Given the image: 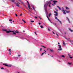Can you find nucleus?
<instances>
[{
    "mask_svg": "<svg viewBox=\"0 0 73 73\" xmlns=\"http://www.w3.org/2000/svg\"><path fill=\"white\" fill-rule=\"evenodd\" d=\"M22 21H23L25 23H26V22H25V20H24L22 19Z\"/></svg>",
    "mask_w": 73,
    "mask_h": 73,
    "instance_id": "obj_26",
    "label": "nucleus"
},
{
    "mask_svg": "<svg viewBox=\"0 0 73 73\" xmlns=\"http://www.w3.org/2000/svg\"><path fill=\"white\" fill-rule=\"evenodd\" d=\"M61 57H64V58H65V56H64V55H62Z\"/></svg>",
    "mask_w": 73,
    "mask_h": 73,
    "instance_id": "obj_33",
    "label": "nucleus"
},
{
    "mask_svg": "<svg viewBox=\"0 0 73 73\" xmlns=\"http://www.w3.org/2000/svg\"><path fill=\"white\" fill-rule=\"evenodd\" d=\"M68 65H71L72 64V63H70L69 62H68Z\"/></svg>",
    "mask_w": 73,
    "mask_h": 73,
    "instance_id": "obj_22",
    "label": "nucleus"
},
{
    "mask_svg": "<svg viewBox=\"0 0 73 73\" xmlns=\"http://www.w3.org/2000/svg\"><path fill=\"white\" fill-rule=\"evenodd\" d=\"M10 23H11V24H12V22L10 21Z\"/></svg>",
    "mask_w": 73,
    "mask_h": 73,
    "instance_id": "obj_60",
    "label": "nucleus"
},
{
    "mask_svg": "<svg viewBox=\"0 0 73 73\" xmlns=\"http://www.w3.org/2000/svg\"><path fill=\"white\" fill-rule=\"evenodd\" d=\"M40 20H41V19H42V18H40Z\"/></svg>",
    "mask_w": 73,
    "mask_h": 73,
    "instance_id": "obj_64",
    "label": "nucleus"
},
{
    "mask_svg": "<svg viewBox=\"0 0 73 73\" xmlns=\"http://www.w3.org/2000/svg\"><path fill=\"white\" fill-rule=\"evenodd\" d=\"M68 55L69 57L70 56V54H68Z\"/></svg>",
    "mask_w": 73,
    "mask_h": 73,
    "instance_id": "obj_57",
    "label": "nucleus"
},
{
    "mask_svg": "<svg viewBox=\"0 0 73 73\" xmlns=\"http://www.w3.org/2000/svg\"><path fill=\"white\" fill-rule=\"evenodd\" d=\"M58 30H60V29H59V28H58Z\"/></svg>",
    "mask_w": 73,
    "mask_h": 73,
    "instance_id": "obj_63",
    "label": "nucleus"
},
{
    "mask_svg": "<svg viewBox=\"0 0 73 73\" xmlns=\"http://www.w3.org/2000/svg\"><path fill=\"white\" fill-rule=\"evenodd\" d=\"M17 37H20V38H21L22 39H25V40H27V41H29V40H28L27 38H24V37H20L19 36H17Z\"/></svg>",
    "mask_w": 73,
    "mask_h": 73,
    "instance_id": "obj_8",
    "label": "nucleus"
},
{
    "mask_svg": "<svg viewBox=\"0 0 73 73\" xmlns=\"http://www.w3.org/2000/svg\"><path fill=\"white\" fill-rule=\"evenodd\" d=\"M22 15H23V14H21L20 15V16H22Z\"/></svg>",
    "mask_w": 73,
    "mask_h": 73,
    "instance_id": "obj_54",
    "label": "nucleus"
},
{
    "mask_svg": "<svg viewBox=\"0 0 73 73\" xmlns=\"http://www.w3.org/2000/svg\"><path fill=\"white\" fill-rule=\"evenodd\" d=\"M67 40H68V41H70V39L69 38H68V39H67Z\"/></svg>",
    "mask_w": 73,
    "mask_h": 73,
    "instance_id": "obj_25",
    "label": "nucleus"
},
{
    "mask_svg": "<svg viewBox=\"0 0 73 73\" xmlns=\"http://www.w3.org/2000/svg\"><path fill=\"white\" fill-rule=\"evenodd\" d=\"M66 19H68V22L69 23H70V20H69V18H68V17H66Z\"/></svg>",
    "mask_w": 73,
    "mask_h": 73,
    "instance_id": "obj_11",
    "label": "nucleus"
},
{
    "mask_svg": "<svg viewBox=\"0 0 73 73\" xmlns=\"http://www.w3.org/2000/svg\"><path fill=\"white\" fill-rule=\"evenodd\" d=\"M50 50L51 52H54V50H52L51 49H50Z\"/></svg>",
    "mask_w": 73,
    "mask_h": 73,
    "instance_id": "obj_16",
    "label": "nucleus"
},
{
    "mask_svg": "<svg viewBox=\"0 0 73 73\" xmlns=\"http://www.w3.org/2000/svg\"><path fill=\"white\" fill-rule=\"evenodd\" d=\"M9 21H12V19H9Z\"/></svg>",
    "mask_w": 73,
    "mask_h": 73,
    "instance_id": "obj_37",
    "label": "nucleus"
},
{
    "mask_svg": "<svg viewBox=\"0 0 73 73\" xmlns=\"http://www.w3.org/2000/svg\"><path fill=\"white\" fill-rule=\"evenodd\" d=\"M15 16H16L17 17V14L16 13L15 14Z\"/></svg>",
    "mask_w": 73,
    "mask_h": 73,
    "instance_id": "obj_43",
    "label": "nucleus"
},
{
    "mask_svg": "<svg viewBox=\"0 0 73 73\" xmlns=\"http://www.w3.org/2000/svg\"><path fill=\"white\" fill-rule=\"evenodd\" d=\"M54 15H55V16H58V13L56 14H54Z\"/></svg>",
    "mask_w": 73,
    "mask_h": 73,
    "instance_id": "obj_20",
    "label": "nucleus"
},
{
    "mask_svg": "<svg viewBox=\"0 0 73 73\" xmlns=\"http://www.w3.org/2000/svg\"><path fill=\"white\" fill-rule=\"evenodd\" d=\"M6 72H8V73H9V70H6Z\"/></svg>",
    "mask_w": 73,
    "mask_h": 73,
    "instance_id": "obj_34",
    "label": "nucleus"
},
{
    "mask_svg": "<svg viewBox=\"0 0 73 73\" xmlns=\"http://www.w3.org/2000/svg\"><path fill=\"white\" fill-rule=\"evenodd\" d=\"M32 8H33V10H34L35 11V12H36V10H35V7H34V6L32 7Z\"/></svg>",
    "mask_w": 73,
    "mask_h": 73,
    "instance_id": "obj_14",
    "label": "nucleus"
},
{
    "mask_svg": "<svg viewBox=\"0 0 73 73\" xmlns=\"http://www.w3.org/2000/svg\"><path fill=\"white\" fill-rule=\"evenodd\" d=\"M63 44L64 45H65V44H66L65 43H64V42H63Z\"/></svg>",
    "mask_w": 73,
    "mask_h": 73,
    "instance_id": "obj_40",
    "label": "nucleus"
},
{
    "mask_svg": "<svg viewBox=\"0 0 73 73\" xmlns=\"http://www.w3.org/2000/svg\"><path fill=\"white\" fill-rule=\"evenodd\" d=\"M48 19L50 21V20L49 19V18H48Z\"/></svg>",
    "mask_w": 73,
    "mask_h": 73,
    "instance_id": "obj_44",
    "label": "nucleus"
},
{
    "mask_svg": "<svg viewBox=\"0 0 73 73\" xmlns=\"http://www.w3.org/2000/svg\"><path fill=\"white\" fill-rule=\"evenodd\" d=\"M3 65H5V66H9V67H11L12 66V65L11 64H9V65H8L7 64H3Z\"/></svg>",
    "mask_w": 73,
    "mask_h": 73,
    "instance_id": "obj_7",
    "label": "nucleus"
},
{
    "mask_svg": "<svg viewBox=\"0 0 73 73\" xmlns=\"http://www.w3.org/2000/svg\"><path fill=\"white\" fill-rule=\"evenodd\" d=\"M58 44H60V43L59 42H58Z\"/></svg>",
    "mask_w": 73,
    "mask_h": 73,
    "instance_id": "obj_59",
    "label": "nucleus"
},
{
    "mask_svg": "<svg viewBox=\"0 0 73 73\" xmlns=\"http://www.w3.org/2000/svg\"><path fill=\"white\" fill-rule=\"evenodd\" d=\"M49 27H48V31H50V29H49Z\"/></svg>",
    "mask_w": 73,
    "mask_h": 73,
    "instance_id": "obj_35",
    "label": "nucleus"
},
{
    "mask_svg": "<svg viewBox=\"0 0 73 73\" xmlns=\"http://www.w3.org/2000/svg\"><path fill=\"white\" fill-rule=\"evenodd\" d=\"M18 0V1H19L21 3V4H23V3H23V1H22L21 0ZM11 1L12 2H13H13H15V0H12Z\"/></svg>",
    "mask_w": 73,
    "mask_h": 73,
    "instance_id": "obj_5",
    "label": "nucleus"
},
{
    "mask_svg": "<svg viewBox=\"0 0 73 73\" xmlns=\"http://www.w3.org/2000/svg\"><path fill=\"white\" fill-rule=\"evenodd\" d=\"M37 18V17H35V18L36 19Z\"/></svg>",
    "mask_w": 73,
    "mask_h": 73,
    "instance_id": "obj_50",
    "label": "nucleus"
},
{
    "mask_svg": "<svg viewBox=\"0 0 73 73\" xmlns=\"http://www.w3.org/2000/svg\"><path fill=\"white\" fill-rule=\"evenodd\" d=\"M44 53L46 54V52H44L42 53V54H41V55H42H42H43V54H44Z\"/></svg>",
    "mask_w": 73,
    "mask_h": 73,
    "instance_id": "obj_30",
    "label": "nucleus"
},
{
    "mask_svg": "<svg viewBox=\"0 0 73 73\" xmlns=\"http://www.w3.org/2000/svg\"><path fill=\"white\" fill-rule=\"evenodd\" d=\"M70 1H73V0H70Z\"/></svg>",
    "mask_w": 73,
    "mask_h": 73,
    "instance_id": "obj_58",
    "label": "nucleus"
},
{
    "mask_svg": "<svg viewBox=\"0 0 73 73\" xmlns=\"http://www.w3.org/2000/svg\"><path fill=\"white\" fill-rule=\"evenodd\" d=\"M35 35H37V34L36 33V32H35Z\"/></svg>",
    "mask_w": 73,
    "mask_h": 73,
    "instance_id": "obj_47",
    "label": "nucleus"
},
{
    "mask_svg": "<svg viewBox=\"0 0 73 73\" xmlns=\"http://www.w3.org/2000/svg\"><path fill=\"white\" fill-rule=\"evenodd\" d=\"M23 5L24 6V7H26L25 5V4H23Z\"/></svg>",
    "mask_w": 73,
    "mask_h": 73,
    "instance_id": "obj_51",
    "label": "nucleus"
},
{
    "mask_svg": "<svg viewBox=\"0 0 73 73\" xmlns=\"http://www.w3.org/2000/svg\"><path fill=\"white\" fill-rule=\"evenodd\" d=\"M70 58H73V57H70Z\"/></svg>",
    "mask_w": 73,
    "mask_h": 73,
    "instance_id": "obj_46",
    "label": "nucleus"
},
{
    "mask_svg": "<svg viewBox=\"0 0 73 73\" xmlns=\"http://www.w3.org/2000/svg\"><path fill=\"white\" fill-rule=\"evenodd\" d=\"M53 3H54V4H55L56 3H57V1H53Z\"/></svg>",
    "mask_w": 73,
    "mask_h": 73,
    "instance_id": "obj_13",
    "label": "nucleus"
},
{
    "mask_svg": "<svg viewBox=\"0 0 73 73\" xmlns=\"http://www.w3.org/2000/svg\"><path fill=\"white\" fill-rule=\"evenodd\" d=\"M65 11L66 13H69V12H70L69 11H67L66 10H65Z\"/></svg>",
    "mask_w": 73,
    "mask_h": 73,
    "instance_id": "obj_19",
    "label": "nucleus"
},
{
    "mask_svg": "<svg viewBox=\"0 0 73 73\" xmlns=\"http://www.w3.org/2000/svg\"><path fill=\"white\" fill-rule=\"evenodd\" d=\"M52 33H53L54 35H55V34L54 33V32H52Z\"/></svg>",
    "mask_w": 73,
    "mask_h": 73,
    "instance_id": "obj_56",
    "label": "nucleus"
},
{
    "mask_svg": "<svg viewBox=\"0 0 73 73\" xmlns=\"http://www.w3.org/2000/svg\"><path fill=\"white\" fill-rule=\"evenodd\" d=\"M31 23H34V21H31Z\"/></svg>",
    "mask_w": 73,
    "mask_h": 73,
    "instance_id": "obj_36",
    "label": "nucleus"
},
{
    "mask_svg": "<svg viewBox=\"0 0 73 73\" xmlns=\"http://www.w3.org/2000/svg\"><path fill=\"white\" fill-rule=\"evenodd\" d=\"M53 0H51L50 1H47V2H46V3H45V4H44V5H45V4H46V3L47 2H48V3H51V4H50V3H48V4H47V6H48V4H49L48 6H49V7H50V4H51V3H50V2L53 1Z\"/></svg>",
    "mask_w": 73,
    "mask_h": 73,
    "instance_id": "obj_3",
    "label": "nucleus"
},
{
    "mask_svg": "<svg viewBox=\"0 0 73 73\" xmlns=\"http://www.w3.org/2000/svg\"><path fill=\"white\" fill-rule=\"evenodd\" d=\"M1 69H4V68L2 67L1 68Z\"/></svg>",
    "mask_w": 73,
    "mask_h": 73,
    "instance_id": "obj_45",
    "label": "nucleus"
},
{
    "mask_svg": "<svg viewBox=\"0 0 73 73\" xmlns=\"http://www.w3.org/2000/svg\"><path fill=\"white\" fill-rule=\"evenodd\" d=\"M21 56V55H18V57H20Z\"/></svg>",
    "mask_w": 73,
    "mask_h": 73,
    "instance_id": "obj_48",
    "label": "nucleus"
},
{
    "mask_svg": "<svg viewBox=\"0 0 73 73\" xmlns=\"http://www.w3.org/2000/svg\"><path fill=\"white\" fill-rule=\"evenodd\" d=\"M2 30H3V31H5L6 32L7 31V29H3Z\"/></svg>",
    "mask_w": 73,
    "mask_h": 73,
    "instance_id": "obj_21",
    "label": "nucleus"
},
{
    "mask_svg": "<svg viewBox=\"0 0 73 73\" xmlns=\"http://www.w3.org/2000/svg\"><path fill=\"white\" fill-rule=\"evenodd\" d=\"M57 7H58V9H59V10H61V8H60V7H59V6H57Z\"/></svg>",
    "mask_w": 73,
    "mask_h": 73,
    "instance_id": "obj_17",
    "label": "nucleus"
},
{
    "mask_svg": "<svg viewBox=\"0 0 73 73\" xmlns=\"http://www.w3.org/2000/svg\"><path fill=\"white\" fill-rule=\"evenodd\" d=\"M27 3L28 4V8H29V9H31V8L30 7V5L29 3V2H28V1H27Z\"/></svg>",
    "mask_w": 73,
    "mask_h": 73,
    "instance_id": "obj_9",
    "label": "nucleus"
},
{
    "mask_svg": "<svg viewBox=\"0 0 73 73\" xmlns=\"http://www.w3.org/2000/svg\"><path fill=\"white\" fill-rule=\"evenodd\" d=\"M54 12L56 14H57L58 13V12H56V11H54Z\"/></svg>",
    "mask_w": 73,
    "mask_h": 73,
    "instance_id": "obj_24",
    "label": "nucleus"
},
{
    "mask_svg": "<svg viewBox=\"0 0 73 73\" xmlns=\"http://www.w3.org/2000/svg\"><path fill=\"white\" fill-rule=\"evenodd\" d=\"M11 49H10L9 50V54H10V55H11Z\"/></svg>",
    "mask_w": 73,
    "mask_h": 73,
    "instance_id": "obj_12",
    "label": "nucleus"
},
{
    "mask_svg": "<svg viewBox=\"0 0 73 73\" xmlns=\"http://www.w3.org/2000/svg\"><path fill=\"white\" fill-rule=\"evenodd\" d=\"M66 9H69V8L68 7H66Z\"/></svg>",
    "mask_w": 73,
    "mask_h": 73,
    "instance_id": "obj_23",
    "label": "nucleus"
},
{
    "mask_svg": "<svg viewBox=\"0 0 73 73\" xmlns=\"http://www.w3.org/2000/svg\"><path fill=\"white\" fill-rule=\"evenodd\" d=\"M12 7H13H13H15V6L12 5Z\"/></svg>",
    "mask_w": 73,
    "mask_h": 73,
    "instance_id": "obj_41",
    "label": "nucleus"
},
{
    "mask_svg": "<svg viewBox=\"0 0 73 73\" xmlns=\"http://www.w3.org/2000/svg\"><path fill=\"white\" fill-rule=\"evenodd\" d=\"M62 12H64L65 11H64V9L63 8V7H62Z\"/></svg>",
    "mask_w": 73,
    "mask_h": 73,
    "instance_id": "obj_18",
    "label": "nucleus"
},
{
    "mask_svg": "<svg viewBox=\"0 0 73 73\" xmlns=\"http://www.w3.org/2000/svg\"><path fill=\"white\" fill-rule=\"evenodd\" d=\"M50 4H51V3H50L49 2H47L45 4V5H44V9H45V13H46V16L47 17V18H48H48H49L48 17V11H47V10L46 9L47 8V5H48V4L49 3Z\"/></svg>",
    "mask_w": 73,
    "mask_h": 73,
    "instance_id": "obj_1",
    "label": "nucleus"
},
{
    "mask_svg": "<svg viewBox=\"0 0 73 73\" xmlns=\"http://www.w3.org/2000/svg\"><path fill=\"white\" fill-rule=\"evenodd\" d=\"M56 35H57V36L58 37H59V36H58V34H57L56 33Z\"/></svg>",
    "mask_w": 73,
    "mask_h": 73,
    "instance_id": "obj_49",
    "label": "nucleus"
},
{
    "mask_svg": "<svg viewBox=\"0 0 73 73\" xmlns=\"http://www.w3.org/2000/svg\"><path fill=\"white\" fill-rule=\"evenodd\" d=\"M31 15V16H33V15H32L31 14H30Z\"/></svg>",
    "mask_w": 73,
    "mask_h": 73,
    "instance_id": "obj_61",
    "label": "nucleus"
},
{
    "mask_svg": "<svg viewBox=\"0 0 73 73\" xmlns=\"http://www.w3.org/2000/svg\"><path fill=\"white\" fill-rule=\"evenodd\" d=\"M5 0L6 1H9V0ZM3 1H4V0H3Z\"/></svg>",
    "mask_w": 73,
    "mask_h": 73,
    "instance_id": "obj_52",
    "label": "nucleus"
},
{
    "mask_svg": "<svg viewBox=\"0 0 73 73\" xmlns=\"http://www.w3.org/2000/svg\"><path fill=\"white\" fill-rule=\"evenodd\" d=\"M40 27H41V28H44V27H43V26H42V25H40Z\"/></svg>",
    "mask_w": 73,
    "mask_h": 73,
    "instance_id": "obj_27",
    "label": "nucleus"
},
{
    "mask_svg": "<svg viewBox=\"0 0 73 73\" xmlns=\"http://www.w3.org/2000/svg\"><path fill=\"white\" fill-rule=\"evenodd\" d=\"M63 12V13L64 14H65V15H66V13H65V11H64Z\"/></svg>",
    "mask_w": 73,
    "mask_h": 73,
    "instance_id": "obj_29",
    "label": "nucleus"
},
{
    "mask_svg": "<svg viewBox=\"0 0 73 73\" xmlns=\"http://www.w3.org/2000/svg\"><path fill=\"white\" fill-rule=\"evenodd\" d=\"M58 61V62H61V61H60V60Z\"/></svg>",
    "mask_w": 73,
    "mask_h": 73,
    "instance_id": "obj_62",
    "label": "nucleus"
},
{
    "mask_svg": "<svg viewBox=\"0 0 73 73\" xmlns=\"http://www.w3.org/2000/svg\"><path fill=\"white\" fill-rule=\"evenodd\" d=\"M56 9V12H58V9Z\"/></svg>",
    "mask_w": 73,
    "mask_h": 73,
    "instance_id": "obj_39",
    "label": "nucleus"
},
{
    "mask_svg": "<svg viewBox=\"0 0 73 73\" xmlns=\"http://www.w3.org/2000/svg\"><path fill=\"white\" fill-rule=\"evenodd\" d=\"M11 32H13V35H16V33H20V32L16 30V31H15V30H14L13 31H6V33H10Z\"/></svg>",
    "mask_w": 73,
    "mask_h": 73,
    "instance_id": "obj_2",
    "label": "nucleus"
},
{
    "mask_svg": "<svg viewBox=\"0 0 73 73\" xmlns=\"http://www.w3.org/2000/svg\"><path fill=\"white\" fill-rule=\"evenodd\" d=\"M42 50V48H40V51H41Z\"/></svg>",
    "mask_w": 73,
    "mask_h": 73,
    "instance_id": "obj_42",
    "label": "nucleus"
},
{
    "mask_svg": "<svg viewBox=\"0 0 73 73\" xmlns=\"http://www.w3.org/2000/svg\"><path fill=\"white\" fill-rule=\"evenodd\" d=\"M19 4H20V3L19 2H18V3H17L16 4V6H17V7H20V5H19Z\"/></svg>",
    "mask_w": 73,
    "mask_h": 73,
    "instance_id": "obj_10",
    "label": "nucleus"
},
{
    "mask_svg": "<svg viewBox=\"0 0 73 73\" xmlns=\"http://www.w3.org/2000/svg\"><path fill=\"white\" fill-rule=\"evenodd\" d=\"M55 19H56L57 20H58V21H59V22L61 24H62V22H61V21H60V20H59V19H58V18H57V17H55Z\"/></svg>",
    "mask_w": 73,
    "mask_h": 73,
    "instance_id": "obj_6",
    "label": "nucleus"
},
{
    "mask_svg": "<svg viewBox=\"0 0 73 73\" xmlns=\"http://www.w3.org/2000/svg\"><path fill=\"white\" fill-rule=\"evenodd\" d=\"M48 16L49 17H50V16H51V13H50L49 15H48Z\"/></svg>",
    "mask_w": 73,
    "mask_h": 73,
    "instance_id": "obj_32",
    "label": "nucleus"
},
{
    "mask_svg": "<svg viewBox=\"0 0 73 73\" xmlns=\"http://www.w3.org/2000/svg\"><path fill=\"white\" fill-rule=\"evenodd\" d=\"M42 46V47H44V48H45V47L44 46Z\"/></svg>",
    "mask_w": 73,
    "mask_h": 73,
    "instance_id": "obj_38",
    "label": "nucleus"
},
{
    "mask_svg": "<svg viewBox=\"0 0 73 73\" xmlns=\"http://www.w3.org/2000/svg\"><path fill=\"white\" fill-rule=\"evenodd\" d=\"M58 46H59V48H58V50H59V51H60V50H62V48H61V45H58Z\"/></svg>",
    "mask_w": 73,
    "mask_h": 73,
    "instance_id": "obj_4",
    "label": "nucleus"
},
{
    "mask_svg": "<svg viewBox=\"0 0 73 73\" xmlns=\"http://www.w3.org/2000/svg\"><path fill=\"white\" fill-rule=\"evenodd\" d=\"M68 29H69V30L71 31V32H73V31L71 30V29H70V28H69Z\"/></svg>",
    "mask_w": 73,
    "mask_h": 73,
    "instance_id": "obj_15",
    "label": "nucleus"
},
{
    "mask_svg": "<svg viewBox=\"0 0 73 73\" xmlns=\"http://www.w3.org/2000/svg\"><path fill=\"white\" fill-rule=\"evenodd\" d=\"M63 37H64L65 38V39H66L67 40H68V39L67 38H66L65 36H63Z\"/></svg>",
    "mask_w": 73,
    "mask_h": 73,
    "instance_id": "obj_31",
    "label": "nucleus"
},
{
    "mask_svg": "<svg viewBox=\"0 0 73 73\" xmlns=\"http://www.w3.org/2000/svg\"><path fill=\"white\" fill-rule=\"evenodd\" d=\"M15 60H17V59H18V57H15Z\"/></svg>",
    "mask_w": 73,
    "mask_h": 73,
    "instance_id": "obj_28",
    "label": "nucleus"
},
{
    "mask_svg": "<svg viewBox=\"0 0 73 73\" xmlns=\"http://www.w3.org/2000/svg\"><path fill=\"white\" fill-rule=\"evenodd\" d=\"M38 24H39V25H40V24H41V23H38Z\"/></svg>",
    "mask_w": 73,
    "mask_h": 73,
    "instance_id": "obj_55",
    "label": "nucleus"
},
{
    "mask_svg": "<svg viewBox=\"0 0 73 73\" xmlns=\"http://www.w3.org/2000/svg\"><path fill=\"white\" fill-rule=\"evenodd\" d=\"M59 31H60V32H61V30L59 29Z\"/></svg>",
    "mask_w": 73,
    "mask_h": 73,
    "instance_id": "obj_53",
    "label": "nucleus"
}]
</instances>
